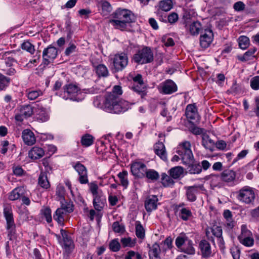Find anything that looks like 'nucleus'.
<instances>
[{"label": "nucleus", "instance_id": "nucleus-1", "mask_svg": "<svg viewBox=\"0 0 259 259\" xmlns=\"http://www.w3.org/2000/svg\"><path fill=\"white\" fill-rule=\"evenodd\" d=\"M122 94L121 87L119 85H115L112 92L106 96L104 106L106 111L119 114L127 111L130 108L128 102L120 99L119 96Z\"/></svg>", "mask_w": 259, "mask_h": 259}, {"label": "nucleus", "instance_id": "nucleus-2", "mask_svg": "<svg viewBox=\"0 0 259 259\" xmlns=\"http://www.w3.org/2000/svg\"><path fill=\"white\" fill-rule=\"evenodd\" d=\"M114 18L110 20V23L116 28L124 30L126 28L127 24L134 22L136 17L130 10L119 8L112 14Z\"/></svg>", "mask_w": 259, "mask_h": 259}, {"label": "nucleus", "instance_id": "nucleus-3", "mask_svg": "<svg viewBox=\"0 0 259 259\" xmlns=\"http://www.w3.org/2000/svg\"><path fill=\"white\" fill-rule=\"evenodd\" d=\"M153 60V53L151 48L148 47L139 50L133 57V60L138 64L150 63Z\"/></svg>", "mask_w": 259, "mask_h": 259}, {"label": "nucleus", "instance_id": "nucleus-4", "mask_svg": "<svg viewBox=\"0 0 259 259\" xmlns=\"http://www.w3.org/2000/svg\"><path fill=\"white\" fill-rule=\"evenodd\" d=\"M176 246L182 251L188 254H194L195 250L193 242L185 234H181L177 237L175 241Z\"/></svg>", "mask_w": 259, "mask_h": 259}, {"label": "nucleus", "instance_id": "nucleus-5", "mask_svg": "<svg viewBox=\"0 0 259 259\" xmlns=\"http://www.w3.org/2000/svg\"><path fill=\"white\" fill-rule=\"evenodd\" d=\"M189 141H184L179 145L177 153L181 157L183 163H190L194 160V156Z\"/></svg>", "mask_w": 259, "mask_h": 259}, {"label": "nucleus", "instance_id": "nucleus-6", "mask_svg": "<svg viewBox=\"0 0 259 259\" xmlns=\"http://www.w3.org/2000/svg\"><path fill=\"white\" fill-rule=\"evenodd\" d=\"M112 66L111 70L114 72L123 70L128 64V57L126 54L121 53L115 54L111 59Z\"/></svg>", "mask_w": 259, "mask_h": 259}, {"label": "nucleus", "instance_id": "nucleus-7", "mask_svg": "<svg viewBox=\"0 0 259 259\" xmlns=\"http://www.w3.org/2000/svg\"><path fill=\"white\" fill-rule=\"evenodd\" d=\"M237 196V199L245 204L252 203L255 199V193L253 189L248 186H245L241 189Z\"/></svg>", "mask_w": 259, "mask_h": 259}, {"label": "nucleus", "instance_id": "nucleus-8", "mask_svg": "<svg viewBox=\"0 0 259 259\" xmlns=\"http://www.w3.org/2000/svg\"><path fill=\"white\" fill-rule=\"evenodd\" d=\"M4 214L7 221V229L8 230V237L12 239V236L15 233L16 226L14 223L11 208L7 207L4 208Z\"/></svg>", "mask_w": 259, "mask_h": 259}, {"label": "nucleus", "instance_id": "nucleus-9", "mask_svg": "<svg viewBox=\"0 0 259 259\" xmlns=\"http://www.w3.org/2000/svg\"><path fill=\"white\" fill-rule=\"evenodd\" d=\"M146 165L140 161H134L131 164V171L136 177L143 178L145 177Z\"/></svg>", "mask_w": 259, "mask_h": 259}, {"label": "nucleus", "instance_id": "nucleus-10", "mask_svg": "<svg viewBox=\"0 0 259 259\" xmlns=\"http://www.w3.org/2000/svg\"><path fill=\"white\" fill-rule=\"evenodd\" d=\"M34 113L33 107L30 105L21 106L16 114L15 118L18 121H22L24 119L31 116Z\"/></svg>", "mask_w": 259, "mask_h": 259}, {"label": "nucleus", "instance_id": "nucleus-11", "mask_svg": "<svg viewBox=\"0 0 259 259\" xmlns=\"http://www.w3.org/2000/svg\"><path fill=\"white\" fill-rule=\"evenodd\" d=\"M64 93L67 94V98L73 101H78L77 96L80 93L79 87L75 84L69 83L64 87Z\"/></svg>", "mask_w": 259, "mask_h": 259}, {"label": "nucleus", "instance_id": "nucleus-12", "mask_svg": "<svg viewBox=\"0 0 259 259\" xmlns=\"http://www.w3.org/2000/svg\"><path fill=\"white\" fill-rule=\"evenodd\" d=\"M58 55V51L57 49L49 46L47 48L44 49L42 52L43 63L45 65H48L51 60H53L56 58Z\"/></svg>", "mask_w": 259, "mask_h": 259}, {"label": "nucleus", "instance_id": "nucleus-13", "mask_svg": "<svg viewBox=\"0 0 259 259\" xmlns=\"http://www.w3.org/2000/svg\"><path fill=\"white\" fill-rule=\"evenodd\" d=\"M213 38V34L211 29H205L200 36V45L203 48H207L211 43Z\"/></svg>", "mask_w": 259, "mask_h": 259}, {"label": "nucleus", "instance_id": "nucleus-14", "mask_svg": "<svg viewBox=\"0 0 259 259\" xmlns=\"http://www.w3.org/2000/svg\"><path fill=\"white\" fill-rule=\"evenodd\" d=\"M73 167L79 175V181L80 183L82 184L88 183V174L85 167L79 162H77Z\"/></svg>", "mask_w": 259, "mask_h": 259}, {"label": "nucleus", "instance_id": "nucleus-15", "mask_svg": "<svg viewBox=\"0 0 259 259\" xmlns=\"http://www.w3.org/2000/svg\"><path fill=\"white\" fill-rule=\"evenodd\" d=\"M236 177V172L230 169L223 170L220 174V179L223 182L231 185L234 183Z\"/></svg>", "mask_w": 259, "mask_h": 259}, {"label": "nucleus", "instance_id": "nucleus-16", "mask_svg": "<svg viewBox=\"0 0 259 259\" xmlns=\"http://www.w3.org/2000/svg\"><path fill=\"white\" fill-rule=\"evenodd\" d=\"M60 233L63 238V245L66 251L71 252L74 248V245L73 242L70 237L67 234V232L61 229Z\"/></svg>", "mask_w": 259, "mask_h": 259}, {"label": "nucleus", "instance_id": "nucleus-17", "mask_svg": "<svg viewBox=\"0 0 259 259\" xmlns=\"http://www.w3.org/2000/svg\"><path fill=\"white\" fill-rule=\"evenodd\" d=\"M201 255L204 258H208L211 255V249L209 243L206 240H202L199 244Z\"/></svg>", "mask_w": 259, "mask_h": 259}, {"label": "nucleus", "instance_id": "nucleus-18", "mask_svg": "<svg viewBox=\"0 0 259 259\" xmlns=\"http://www.w3.org/2000/svg\"><path fill=\"white\" fill-rule=\"evenodd\" d=\"M157 197L155 195H152L147 198L145 201V207L147 212H151L155 210L157 207L158 202Z\"/></svg>", "mask_w": 259, "mask_h": 259}, {"label": "nucleus", "instance_id": "nucleus-19", "mask_svg": "<svg viewBox=\"0 0 259 259\" xmlns=\"http://www.w3.org/2000/svg\"><path fill=\"white\" fill-rule=\"evenodd\" d=\"M155 154L163 161H167V157L164 145L162 142L156 143L154 147Z\"/></svg>", "mask_w": 259, "mask_h": 259}, {"label": "nucleus", "instance_id": "nucleus-20", "mask_svg": "<svg viewBox=\"0 0 259 259\" xmlns=\"http://www.w3.org/2000/svg\"><path fill=\"white\" fill-rule=\"evenodd\" d=\"M200 186H193L185 187L186 190V197L188 201L190 202H194L196 200V195L198 193V188Z\"/></svg>", "mask_w": 259, "mask_h": 259}, {"label": "nucleus", "instance_id": "nucleus-21", "mask_svg": "<svg viewBox=\"0 0 259 259\" xmlns=\"http://www.w3.org/2000/svg\"><path fill=\"white\" fill-rule=\"evenodd\" d=\"M177 91V86L171 80H166L162 87V91L165 94H170Z\"/></svg>", "mask_w": 259, "mask_h": 259}, {"label": "nucleus", "instance_id": "nucleus-22", "mask_svg": "<svg viewBox=\"0 0 259 259\" xmlns=\"http://www.w3.org/2000/svg\"><path fill=\"white\" fill-rule=\"evenodd\" d=\"M22 137L24 142L27 145H32L36 141L34 134L30 130L26 129L23 131Z\"/></svg>", "mask_w": 259, "mask_h": 259}, {"label": "nucleus", "instance_id": "nucleus-23", "mask_svg": "<svg viewBox=\"0 0 259 259\" xmlns=\"http://www.w3.org/2000/svg\"><path fill=\"white\" fill-rule=\"evenodd\" d=\"M185 28L191 35H197L202 29V26L199 22L193 21L189 24L188 27H185Z\"/></svg>", "mask_w": 259, "mask_h": 259}, {"label": "nucleus", "instance_id": "nucleus-24", "mask_svg": "<svg viewBox=\"0 0 259 259\" xmlns=\"http://www.w3.org/2000/svg\"><path fill=\"white\" fill-rule=\"evenodd\" d=\"M186 116L187 118L191 120L196 119L198 116L197 109L194 104H189L186 108Z\"/></svg>", "mask_w": 259, "mask_h": 259}, {"label": "nucleus", "instance_id": "nucleus-25", "mask_svg": "<svg viewBox=\"0 0 259 259\" xmlns=\"http://www.w3.org/2000/svg\"><path fill=\"white\" fill-rule=\"evenodd\" d=\"M45 154L44 149L40 147L34 146L29 151V157L32 159L41 158Z\"/></svg>", "mask_w": 259, "mask_h": 259}, {"label": "nucleus", "instance_id": "nucleus-26", "mask_svg": "<svg viewBox=\"0 0 259 259\" xmlns=\"http://www.w3.org/2000/svg\"><path fill=\"white\" fill-rule=\"evenodd\" d=\"M194 159L190 163H183L188 165L187 169L191 174H199L202 171V167L199 163H194Z\"/></svg>", "mask_w": 259, "mask_h": 259}, {"label": "nucleus", "instance_id": "nucleus-27", "mask_svg": "<svg viewBox=\"0 0 259 259\" xmlns=\"http://www.w3.org/2000/svg\"><path fill=\"white\" fill-rule=\"evenodd\" d=\"M160 249L158 243H155L150 248L149 256L150 259H160L159 255Z\"/></svg>", "mask_w": 259, "mask_h": 259}, {"label": "nucleus", "instance_id": "nucleus-28", "mask_svg": "<svg viewBox=\"0 0 259 259\" xmlns=\"http://www.w3.org/2000/svg\"><path fill=\"white\" fill-rule=\"evenodd\" d=\"M25 190L23 187H17L14 189L10 193L9 199L10 200H16L24 195Z\"/></svg>", "mask_w": 259, "mask_h": 259}, {"label": "nucleus", "instance_id": "nucleus-29", "mask_svg": "<svg viewBox=\"0 0 259 259\" xmlns=\"http://www.w3.org/2000/svg\"><path fill=\"white\" fill-rule=\"evenodd\" d=\"M256 50L257 49L256 48H251L248 51L246 52L243 56H237V58L242 62H245L251 60L255 57L254 54L256 52Z\"/></svg>", "mask_w": 259, "mask_h": 259}, {"label": "nucleus", "instance_id": "nucleus-30", "mask_svg": "<svg viewBox=\"0 0 259 259\" xmlns=\"http://www.w3.org/2000/svg\"><path fill=\"white\" fill-rule=\"evenodd\" d=\"M60 201L61 205V207L59 208L61 209L62 211H64L65 214L73 211L74 205L71 201L70 200L66 201L65 199L64 200H61Z\"/></svg>", "mask_w": 259, "mask_h": 259}, {"label": "nucleus", "instance_id": "nucleus-31", "mask_svg": "<svg viewBox=\"0 0 259 259\" xmlns=\"http://www.w3.org/2000/svg\"><path fill=\"white\" fill-rule=\"evenodd\" d=\"M25 93L28 99L30 100H34L42 95V91L39 89L35 90L28 89L26 90Z\"/></svg>", "mask_w": 259, "mask_h": 259}, {"label": "nucleus", "instance_id": "nucleus-32", "mask_svg": "<svg viewBox=\"0 0 259 259\" xmlns=\"http://www.w3.org/2000/svg\"><path fill=\"white\" fill-rule=\"evenodd\" d=\"M105 199L99 195L94 197L93 204L94 208L98 211H101L105 205Z\"/></svg>", "mask_w": 259, "mask_h": 259}, {"label": "nucleus", "instance_id": "nucleus-33", "mask_svg": "<svg viewBox=\"0 0 259 259\" xmlns=\"http://www.w3.org/2000/svg\"><path fill=\"white\" fill-rule=\"evenodd\" d=\"M184 172V168L181 166H177L170 168L168 173L174 179H178Z\"/></svg>", "mask_w": 259, "mask_h": 259}, {"label": "nucleus", "instance_id": "nucleus-34", "mask_svg": "<svg viewBox=\"0 0 259 259\" xmlns=\"http://www.w3.org/2000/svg\"><path fill=\"white\" fill-rule=\"evenodd\" d=\"M223 215L226 220V227L229 229H232L234 226V222L232 219L231 211L228 209L225 210Z\"/></svg>", "mask_w": 259, "mask_h": 259}, {"label": "nucleus", "instance_id": "nucleus-35", "mask_svg": "<svg viewBox=\"0 0 259 259\" xmlns=\"http://www.w3.org/2000/svg\"><path fill=\"white\" fill-rule=\"evenodd\" d=\"M39 185L44 188L48 189L50 187V183L48 181L47 174L45 172H41L38 178Z\"/></svg>", "mask_w": 259, "mask_h": 259}, {"label": "nucleus", "instance_id": "nucleus-36", "mask_svg": "<svg viewBox=\"0 0 259 259\" xmlns=\"http://www.w3.org/2000/svg\"><path fill=\"white\" fill-rule=\"evenodd\" d=\"M136 235L141 239H143L145 237V230L140 221L136 222Z\"/></svg>", "mask_w": 259, "mask_h": 259}, {"label": "nucleus", "instance_id": "nucleus-37", "mask_svg": "<svg viewBox=\"0 0 259 259\" xmlns=\"http://www.w3.org/2000/svg\"><path fill=\"white\" fill-rule=\"evenodd\" d=\"M194 14V13L191 10L185 11L184 13L183 16V24L185 25V27H188L189 24L193 21H192V18Z\"/></svg>", "mask_w": 259, "mask_h": 259}, {"label": "nucleus", "instance_id": "nucleus-38", "mask_svg": "<svg viewBox=\"0 0 259 259\" xmlns=\"http://www.w3.org/2000/svg\"><path fill=\"white\" fill-rule=\"evenodd\" d=\"M65 214L64 211H62L59 208L56 210L55 213L54 214V219L62 226H64V214Z\"/></svg>", "mask_w": 259, "mask_h": 259}, {"label": "nucleus", "instance_id": "nucleus-39", "mask_svg": "<svg viewBox=\"0 0 259 259\" xmlns=\"http://www.w3.org/2000/svg\"><path fill=\"white\" fill-rule=\"evenodd\" d=\"M173 178L169 175L165 173L161 175V183L164 187H169L172 186L174 184Z\"/></svg>", "mask_w": 259, "mask_h": 259}, {"label": "nucleus", "instance_id": "nucleus-40", "mask_svg": "<svg viewBox=\"0 0 259 259\" xmlns=\"http://www.w3.org/2000/svg\"><path fill=\"white\" fill-rule=\"evenodd\" d=\"M96 72L99 77H106L109 74L107 68L103 64H100L96 66Z\"/></svg>", "mask_w": 259, "mask_h": 259}, {"label": "nucleus", "instance_id": "nucleus-41", "mask_svg": "<svg viewBox=\"0 0 259 259\" xmlns=\"http://www.w3.org/2000/svg\"><path fill=\"white\" fill-rule=\"evenodd\" d=\"M172 8V2L171 0H163L159 3L160 10L167 12Z\"/></svg>", "mask_w": 259, "mask_h": 259}, {"label": "nucleus", "instance_id": "nucleus-42", "mask_svg": "<svg viewBox=\"0 0 259 259\" xmlns=\"http://www.w3.org/2000/svg\"><path fill=\"white\" fill-rule=\"evenodd\" d=\"M192 216V213L190 209L183 207L180 209L179 217L183 221H187Z\"/></svg>", "mask_w": 259, "mask_h": 259}, {"label": "nucleus", "instance_id": "nucleus-43", "mask_svg": "<svg viewBox=\"0 0 259 259\" xmlns=\"http://www.w3.org/2000/svg\"><path fill=\"white\" fill-rule=\"evenodd\" d=\"M94 140V137L92 135L85 134L82 137L81 143L83 146L89 147L93 144Z\"/></svg>", "mask_w": 259, "mask_h": 259}, {"label": "nucleus", "instance_id": "nucleus-44", "mask_svg": "<svg viewBox=\"0 0 259 259\" xmlns=\"http://www.w3.org/2000/svg\"><path fill=\"white\" fill-rule=\"evenodd\" d=\"M11 79L0 73V91L5 90L9 85Z\"/></svg>", "mask_w": 259, "mask_h": 259}, {"label": "nucleus", "instance_id": "nucleus-45", "mask_svg": "<svg viewBox=\"0 0 259 259\" xmlns=\"http://www.w3.org/2000/svg\"><path fill=\"white\" fill-rule=\"evenodd\" d=\"M238 43L241 49L245 50L249 46V39L246 36H241L238 38Z\"/></svg>", "mask_w": 259, "mask_h": 259}, {"label": "nucleus", "instance_id": "nucleus-46", "mask_svg": "<svg viewBox=\"0 0 259 259\" xmlns=\"http://www.w3.org/2000/svg\"><path fill=\"white\" fill-rule=\"evenodd\" d=\"M127 171L126 170H123L118 174V177L120 179L121 185L125 188H126L128 185V181L127 178Z\"/></svg>", "mask_w": 259, "mask_h": 259}, {"label": "nucleus", "instance_id": "nucleus-47", "mask_svg": "<svg viewBox=\"0 0 259 259\" xmlns=\"http://www.w3.org/2000/svg\"><path fill=\"white\" fill-rule=\"evenodd\" d=\"M145 177L151 181H155L159 179V175L158 173L154 169H147L145 172Z\"/></svg>", "mask_w": 259, "mask_h": 259}, {"label": "nucleus", "instance_id": "nucleus-48", "mask_svg": "<svg viewBox=\"0 0 259 259\" xmlns=\"http://www.w3.org/2000/svg\"><path fill=\"white\" fill-rule=\"evenodd\" d=\"M202 144L205 148L210 149L211 146L214 144V143L208 135H204L202 137Z\"/></svg>", "mask_w": 259, "mask_h": 259}, {"label": "nucleus", "instance_id": "nucleus-49", "mask_svg": "<svg viewBox=\"0 0 259 259\" xmlns=\"http://www.w3.org/2000/svg\"><path fill=\"white\" fill-rule=\"evenodd\" d=\"M78 51L76 45L72 42H70L68 47L66 48L64 54L66 56H69L71 54L76 53Z\"/></svg>", "mask_w": 259, "mask_h": 259}, {"label": "nucleus", "instance_id": "nucleus-50", "mask_svg": "<svg viewBox=\"0 0 259 259\" xmlns=\"http://www.w3.org/2000/svg\"><path fill=\"white\" fill-rule=\"evenodd\" d=\"M21 48L22 50L30 53L31 54H33L35 52L34 46L28 41H24L22 44Z\"/></svg>", "mask_w": 259, "mask_h": 259}, {"label": "nucleus", "instance_id": "nucleus-51", "mask_svg": "<svg viewBox=\"0 0 259 259\" xmlns=\"http://www.w3.org/2000/svg\"><path fill=\"white\" fill-rule=\"evenodd\" d=\"M241 234L238 236V239H241L242 238L249 237L252 236V233L247 229V227L245 225L241 226Z\"/></svg>", "mask_w": 259, "mask_h": 259}, {"label": "nucleus", "instance_id": "nucleus-52", "mask_svg": "<svg viewBox=\"0 0 259 259\" xmlns=\"http://www.w3.org/2000/svg\"><path fill=\"white\" fill-rule=\"evenodd\" d=\"M40 111L37 113V120L42 122L46 121L48 120L49 116L48 113L42 108L39 109Z\"/></svg>", "mask_w": 259, "mask_h": 259}, {"label": "nucleus", "instance_id": "nucleus-53", "mask_svg": "<svg viewBox=\"0 0 259 259\" xmlns=\"http://www.w3.org/2000/svg\"><path fill=\"white\" fill-rule=\"evenodd\" d=\"M11 55L6 57L5 59V64L7 67H12L14 63H16L17 61L15 58L16 53L14 52H11L10 53Z\"/></svg>", "mask_w": 259, "mask_h": 259}, {"label": "nucleus", "instance_id": "nucleus-54", "mask_svg": "<svg viewBox=\"0 0 259 259\" xmlns=\"http://www.w3.org/2000/svg\"><path fill=\"white\" fill-rule=\"evenodd\" d=\"M239 242L245 246L250 247L253 245L254 240L252 236L242 238L238 239Z\"/></svg>", "mask_w": 259, "mask_h": 259}, {"label": "nucleus", "instance_id": "nucleus-55", "mask_svg": "<svg viewBox=\"0 0 259 259\" xmlns=\"http://www.w3.org/2000/svg\"><path fill=\"white\" fill-rule=\"evenodd\" d=\"M109 248L113 252H117L120 248V244L116 239L112 240L109 243Z\"/></svg>", "mask_w": 259, "mask_h": 259}, {"label": "nucleus", "instance_id": "nucleus-56", "mask_svg": "<svg viewBox=\"0 0 259 259\" xmlns=\"http://www.w3.org/2000/svg\"><path fill=\"white\" fill-rule=\"evenodd\" d=\"M65 193V190L64 187L60 185H58L56 189V194L58 197H59V200H64Z\"/></svg>", "mask_w": 259, "mask_h": 259}, {"label": "nucleus", "instance_id": "nucleus-57", "mask_svg": "<svg viewBox=\"0 0 259 259\" xmlns=\"http://www.w3.org/2000/svg\"><path fill=\"white\" fill-rule=\"evenodd\" d=\"M250 87L254 90H259V76H255L251 79Z\"/></svg>", "mask_w": 259, "mask_h": 259}, {"label": "nucleus", "instance_id": "nucleus-58", "mask_svg": "<svg viewBox=\"0 0 259 259\" xmlns=\"http://www.w3.org/2000/svg\"><path fill=\"white\" fill-rule=\"evenodd\" d=\"M120 242L123 247H133L135 245V242L132 240L131 238H123L120 240Z\"/></svg>", "mask_w": 259, "mask_h": 259}, {"label": "nucleus", "instance_id": "nucleus-59", "mask_svg": "<svg viewBox=\"0 0 259 259\" xmlns=\"http://www.w3.org/2000/svg\"><path fill=\"white\" fill-rule=\"evenodd\" d=\"M43 215L48 223H51L52 221L51 210L49 207H46L43 210Z\"/></svg>", "mask_w": 259, "mask_h": 259}, {"label": "nucleus", "instance_id": "nucleus-60", "mask_svg": "<svg viewBox=\"0 0 259 259\" xmlns=\"http://www.w3.org/2000/svg\"><path fill=\"white\" fill-rule=\"evenodd\" d=\"M211 231L212 234L216 237L222 236V229L220 226H213L211 228Z\"/></svg>", "mask_w": 259, "mask_h": 259}, {"label": "nucleus", "instance_id": "nucleus-61", "mask_svg": "<svg viewBox=\"0 0 259 259\" xmlns=\"http://www.w3.org/2000/svg\"><path fill=\"white\" fill-rule=\"evenodd\" d=\"M178 15L175 12L171 13L167 17L168 22L170 24L175 23L178 20Z\"/></svg>", "mask_w": 259, "mask_h": 259}, {"label": "nucleus", "instance_id": "nucleus-62", "mask_svg": "<svg viewBox=\"0 0 259 259\" xmlns=\"http://www.w3.org/2000/svg\"><path fill=\"white\" fill-rule=\"evenodd\" d=\"M4 73L8 75H14L16 73V69L12 67H6V68L2 69Z\"/></svg>", "mask_w": 259, "mask_h": 259}, {"label": "nucleus", "instance_id": "nucleus-63", "mask_svg": "<svg viewBox=\"0 0 259 259\" xmlns=\"http://www.w3.org/2000/svg\"><path fill=\"white\" fill-rule=\"evenodd\" d=\"M113 230L115 232L120 233L123 231L124 229L118 222H115L112 225Z\"/></svg>", "mask_w": 259, "mask_h": 259}, {"label": "nucleus", "instance_id": "nucleus-64", "mask_svg": "<svg viewBox=\"0 0 259 259\" xmlns=\"http://www.w3.org/2000/svg\"><path fill=\"white\" fill-rule=\"evenodd\" d=\"M234 9L237 11H241L245 9V5L242 2H238L234 4Z\"/></svg>", "mask_w": 259, "mask_h": 259}]
</instances>
